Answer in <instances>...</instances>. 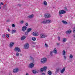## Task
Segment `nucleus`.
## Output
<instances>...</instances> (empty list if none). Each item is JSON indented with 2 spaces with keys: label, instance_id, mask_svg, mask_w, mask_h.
<instances>
[{
  "label": "nucleus",
  "instance_id": "obj_1",
  "mask_svg": "<svg viewBox=\"0 0 75 75\" xmlns=\"http://www.w3.org/2000/svg\"><path fill=\"white\" fill-rule=\"evenodd\" d=\"M47 59L45 57H44L41 59L40 62L42 64H45L47 62Z\"/></svg>",
  "mask_w": 75,
  "mask_h": 75
},
{
  "label": "nucleus",
  "instance_id": "obj_2",
  "mask_svg": "<svg viewBox=\"0 0 75 75\" xmlns=\"http://www.w3.org/2000/svg\"><path fill=\"white\" fill-rule=\"evenodd\" d=\"M29 44L28 43H26L25 44L24 47L25 49H28L29 48Z\"/></svg>",
  "mask_w": 75,
  "mask_h": 75
},
{
  "label": "nucleus",
  "instance_id": "obj_3",
  "mask_svg": "<svg viewBox=\"0 0 75 75\" xmlns=\"http://www.w3.org/2000/svg\"><path fill=\"white\" fill-rule=\"evenodd\" d=\"M51 15L49 14V13L45 14L44 15V16L45 18H50L51 17Z\"/></svg>",
  "mask_w": 75,
  "mask_h": 75
},
{
  "label": "nucleus",
  "instance_id": "obj_4",
  "mask_svg": "<svg viewBox=\"0 0 75 75\" xmlns=\"http://www.w3.org/2000/svg\"><path fill=\"white\" fill-rule=\"evenodd\" d=\"M47 67H43V68H41L40 69V71H41V72H43L44 71H45L47 70Z\"/></svg>",
  "mask_w": 75,
  "mask_h": 75
},
{
  "label": "nucleus",
  "instance_id": "obj_5",
  "mask_svg": "<svg viewBox=\"0 0 75 75\" xmlns=\"http://www.w3.org/2000/svg\"><path fill=\"white\" fill-rule=\"evenodd\" d=\"M14 51H18V52H21V50L18 47H16L15 48Z\"/></svg>",
  "mask_w": 75,
  "mask_h": 75
},
{
  "label": "nucleus",
  "instance_id": "obj_6",
  "mask_svg": "<svg viewBox=\"0 0 75 75\" xmlns=\"http://www.w3.org/2000/svg\"><path fill=\"white\" fill-rule=\"evenodd\" d=\"M33 36L37 37V36H38V33L37 32H34L33 33Z\"/></svg>",
  "mask_w": 75,
  "mask_h": 75
},
{
  "label": "nucleus",
  "instance_id": "obj_7",
  "mask_svg": "<svg viewBox=\"0 0 75 75\" xmlns=\"http://www.w3.org/2000/svg\"><path fill=\"white\" fill-rule=\"evenodd\" d=\"M27 28V26H23L22 27V30L23 31H25L26 30V29Z\"/></svg>",
  "mask_w": 75,
  "mask_h": 75
},
{
  "label": "nucleus",
  "instance_id": "obj_8",
  "mask_svg": "<svg viewBox=\"0 0 75 75\" xmlns=\"http://www.w3.org/2000/svg\"><path fill=\"white\" fill-rule=\"evenodd\" d=\"M40 37L41 38H44L47 37V35H46L44 34H41L40 35Z\"/></svg>",
  "mask_w": 75,
  "mask_h": 75
},
{
  "label": "nucleus",
  "instance_id": "obj_9",
  "mask_svg": "<svg viewBox=\"0 0 75 75\" xmlns=\"http://www.w3.org/2000/svg\"><path fill=\"white\" fill-rule=\"evenodd\" d=\"M59 71H60V69L59 68H57L56 69L55 74H58V73L59 72Z\"/></svg>",
  "mask_w": 75,
  "mask_h": 75
},
{
  "label": "nucleus",
  "instance_id": "obj_10",
  "mask_svg": "<svg viewBox=\"0 0 75 75\" xmlns=\"http://www.w3.org/2000/svg\"><path fill=\"white\" fill-rule=\"evenodd\" d=\"M65 13H66V11L63 10L60 11L59 12V13H60V14H65Z\"/></svg>",
  "mask_w": 75,
  "mask_h": 75
},
{
  "label": "nucleus",
  "instance_id": "obj_11",
  "mask_svg": "<svg viewBox=\"0 0 75 75\" xmlns=\"http://www.w3.org/2000/svg\"><path fill=\"white\" fill-rule=\"evenodd\" d=\"M34 67V64L33 63H31V64L29 65V67L30 68H33Z\"/></svg>",
  "mask_w": 75,
  "mask_h": 75
},
{
  "label": "nucleus",
  "instance_id": "obj_12",
  "mask_svg": "<svg viewBox=\"0 0 75 75\" xmlns=\"http://www.w3.org/2000/svg\"><path fill=\"white\" fill-rule=\"evenodd\" d=\"M18 69L17 68L14 69L13 72L14 73H17L18 71Z\"/></svg>",
  "mask_w": 75,
  "mask_h": 75
},
{
  "label": "nucleus",
  "instance_id": "obj_13",
  "mask_svg": "<svg viewBox=\"0 0 75 75\" xmlns=\"http://www.w3.org/2000/svg\"><path fill=\"white\" fill-rule=\"evenodd\" d=\"M26 38V37L25 35H23V37H21V40L23 41V40H24Z\"/></svg>",
  "mask_w": 75,
  "mask_h": 75
},
{
  "label": "nucleus",
  "instance_id": "obj_14",
  "mask_svg": "<svg viewBox=\"0 0 75 75\" xmlns=\"http://www.w3.org/2000/svg\"><path fill=\"white\" fill-rule=\"evenodd\" d=\"M71 30L69 29L68 31L66 32V34H70V33H71Z\"/></svg>",
  "mask_w": 75,
  "mask_h": 75
},
{
  "label": "nucleus",
  "instance_id": "obj_15",
  "mask_svg": "<svg viewBox=\"0 0 75 75\" xmlns=\"http://www.w3.org/2000/svg\"><path fill=\"white\" fill-rule=\"evenodd\" d=\"M33 17H34V15H33V14H32L31 15L28 16V18H33Z\"/></svg>",
  "mask_w": 75,
  "mask_h": 75
},
{
  "label": "nucleus",
  "instance_id": "obj_16",
  "mask_svg": "<svg viewBox=\"0 0 75 75\" xmlns=\"http://www.w3.org/2000/svg\"><path fill=\"white\" fill-rule=\"evenodd\" d=\"M62 22L64 24H68V22L67 21H62Z\"/></svg>",
  "mask_w": 75,
  "mask_h": 75
},
{
  "label": "nucleus",
  "instance_id": "obj_17",
  "mask_svg": "<svg viewBox=\"0 0 75 75\" xmlns=\"http://www.w3.org/2000/svg\"><path fill=\"white\" fill-rule=\"evenodd\" d=\"M53 53H54V54H57V49L56 48H55L53 50Z\"/></svg>",
  "mask_w": 75,
  "mask_h": 75
},
{
  "label": "nucleus",
  "instance_id": "obj_18",
  "mask_svg": "<svg viewBox=\"0 0 75 75\" xmlns=\"http://www.w3.org/2000/svg\"><path fill=\"white\" fill-rule=\"evenodd\" d=\"M32 30V29L31 28H29L27 30V31L28 32L30 33L31 31Z\"/></svg>",
  "mask_w": 75,
  "mask_h": 75
},
{
  "label": "nucleus",
  "instance_id": "obj_19",
  "mask_svg": "<svg viewBox=\"0 0 75 75\" xmlns=\"http://www.w3.org/2000/svg\"><path fill=\"white\" fill-rule=\"evenodd\" d=\"M30 59L31 61H32V62H34V58H33V57L31 56H30Z\"/></svg>",
  "mask_w": 75,
  "mask_h": 75
},
{
  "label": "nucleus",
  "instance_id": "obj_20",
  "mask_svg": "<svg viewBox=\"0 0 75 75\" xmlns=\"http://www.w3.org/2000/svg\"><path fill=\"white\" fill-rule=\"evenodd\" d=\"M65 71V69L64 68L61 71V73H62V74H63V73H64V72Z\"/></svg>",
  "mask_w": 75,
  "mask_h": 75
},
{
  "label": "nucleus",
  "instance_id": "obj_21",
  "mask_svg": "<svg viewBox=\"0 0 75 75\" xmlns=\"http://www.w3.org/2000/svg\"><path fill=\"white\" fill-rule=\"evenodd\" d=\"M10 47H13V45H14V42H11L10 43Z\"/></svg>",
  "mask_w": 75,
  "mask_h": 75
},
{
  "label": "nucleus",
  "instance_id": "obj_22",
  "mask_svg": "<svg viewBox=\"0 0 75 75\" xmlns=\"http://www.w3.org/2000/svg\"><path fill=\"white\" fill-rule=\"evenodd\" d=\"M33 74H37V73H38V72L36 70H33Z\"/></svg>",
  "mask_w": 75,
  "mask_h": 75
},
{
  "label": "nucleus",
  "instance_id": "obj_23",
  "mask_svg": "<svg viewBox=\"0 0 75 75\" xmlns=\"http://www.w3.org/2000/svg\"><path fill=\"white\" fill-rule=\"evenodd\" d=\"M48 75H51V74H52V72H51V71L50 70H49L48 72Z\"/></svg>",
  "mask_w": 75,
  "mask_h": 75
},
{
  "label": "nucleus",
  "instance_id": "obj_24",
  "mask_svg": "<svg viewBox=\"0 0 75 75\" xmlns=\"http://www.w3.org/2000/svg\"><path fill=\"white\" fill-rule=\"evenodd\" d=\"M46 23H51V21L48 20H46Z\"/></svg>",
  "mask_w": 75,
  "mask_h": 75
},
{
  "label": "nucleus",
  "instance_id": "obj_25",
  "mask_svg": "<svg viewBox=\"0 0 75 75\" xmlns=\"http://www.w3.org/2000/svg\"><path fill=\"white\" fill-rule=\"evenodd\" d=\"M16 33V30H12V34H13V33Z\"/></svg>",
  "mask_w": 75,
  "mask_h": 75
},
{
  "label": "nucleus",
  "instance_id": "obj_26",
  "mask_svg": "<svg viewBox=\"0 0 75 75\" xmlns=\"http://www.w3.org/2000/svg\"><path fill=\"white\" fill-rule=\"evenodd\" d=\"M28 31H26V32L25 33V35H28Z\"/></svg>",
  "mask_w": 75,
  "mask_h": 75
},
{
  "label": "nucleus",
  "instance_id": "obj_27",
  "mask_svg": "<svg viewBox=\"0 0 75 75\" xmlns=\"http://www.w3.org/2000/svg\"><path fill=\"white\" fill-rule=\"evenodd\" d=\"M32 39L33 41H35L36 40V38L35 37H33Z\"/></svg>",
  "mask_w": 75,
  "mask_h": 75
},
{
  "label": "nucleus",
  "instance_id": "obj_28",
  "mask_svg": "<svg viewBox=\"0 0 75 75\" xmlns=\"http://www.w3.org/2000/svg\"><path fill=\"white\" fill-rule=\"evenodd\" d=\"M66 41H67V39L65 38H64L63 41V42H66Z\"/></svg>",
  "mask_w": 75,
  "mask_h": 75
},
{
  "label": "nucleus",
  "instance_id": "obj_29",
  "mask_svg": "<svg viewBox=\"0 0 75 75\" xmlns=\"http://www.w3.org/2000/svg\"><path fill=\"white\" fill-rule=\"evenodd\" d=\"M54 53V52L53 51H52L50 52V55L51 56V57H52V54Z\"/></svg>",
  "mask_w": 75,
  "mask_h": 75
},
{
  "label": "nucleus",
  "instance_id": "obj_30",
  "mask_svg": "<svg viewBox=\"0 0 75 75\" xmlns=\"http://www.w3.org/2000/svg\"><path fill=\"white\" fill-rule=\"evenodd\" d=\"M42 23H43V24H46V23H47L46 22V21H43L42 22Z\"/></svg>",
  "mask_w": 75,
  "mask_h": 75
},
{
  "label": "nucleus",
  "instance_id": "obj_31",
  "mask_svg": "<svg viewBox=\"0 0 75 75\" xmlns=\"http://www.w3.org/2000/svg\"><path fill=\"white\" fill-rule=\"evenodd\" d=\"M43 4L45 6H47V2L45 1L44 2Z\"/></svg>",
  "mask_w": 75,
  "mask_h": 75
},
{
  "label": "nucleus",
  "instance_id": "obj_32",
  "mask_svg": "<svg viewBox=\"0 0 75 75\" xmlns=\"http://www.w3.org/2000/svg\"><path fill=\"white\" fill-rule=\"evenodd\" d=\"M31 45H32V44H35V45L36 44V42H32L31 43Z\"/></svg>",
  "mask_w": 75,
  "mask_h": 75
},
{
  "label": "nucleus",
  "instance_id": "obj_33",
  "mask_svg": "<svg viewBox=\"0 0 75 75\" xmlns=\"http://www.w3.org/2000/svg\"><path fill=\"white\" fill-rule=\"evenodd\" d=\"M65 50H63V55H65Z\"/></svg>",
  "mask_w": 75,
  "mask_h": 75
},
{
  "label": "nucleus",
  "instance_id": "obj_34",
  "mask_svg": "<svg viewBox=\"0 0 75 75\" xmlns=\"http://www.w3.org/2000/svg\"><path fill=\"white\" fill-rule=\"evenodd\" d=\"M19 55H20V54L18 52H17L16 53V55L17 57H18L19 56Z\"/></svg>",
  "mask_w": 75,
  "mask_h": 75
},
{
  "label": "nucleus",
  "instance_id": "obj_35",
  "mask_svg": "<svg viewBox=\"0 0 75 75\" xmlns=\"http://www.w3.org/2000/svg\"><path fill=\"white\" fill-rule=\"evenodd\" d=\"M70 58H73V55L72 54H70Z\"/></svg>",
  "mask_w": 75,
  "mask_h": 75
},
{
  "label": "nucleus",
  "instance_id": "obj_36",
  "mask_svg": "<svg viewBox=\"0 0 75 75\" xmlns=\"http://www.w3.org/2000/svg\"><path fill=\"white\" fill-rule=\"evenodd\" d=\"M20 23L22 24H23V23H24V21L23 20L21 21L20 22Z\"/></svg>",
  "mask_w": 75,
  "mask_h": 75
},
{
  "label": "nucleus",
  "instance_id": "obj_37",
  "mask_svg": "<svg viewBox=\"0 0 75 75\" xmlns=\"http://www.w3.org/2000/svg\"><path fill=\"white\" fill-rule=\"evenodd\" d=\"M6 37L7 38L9 37V35H8V34H6Z\"/></svg>",
  "mask_w": 75,
  "mask_h": 75
},
{
  "label": "nucleus",
  "instance_id": "obj_38",
  "mask_svg": "<svg viewBox=\"0 0 75 75\" xmlns=\"http://www.w3.org/2000/svg\"><path fill=\"white\" fill-rule=\"evenodd\" d=\"M18 6H19V7H21L22 5L20 4H18Z\"/></svg>",
  "mask_w": 75,
  "mask_h": 75
},
{
  "label": "nucleus",
  "instance_id": "obj_39",
  "mask_svg": "<svg viewBox=\"0 0 75 75\" xmlns=\"http://www.w3.org/2000/svg\"><path fill=\"white\" fill-rule=\"evenodd\" d=\"M2 37H3V38H5V37H6V36H5L4 34H3L2 35Z\"/></svg>",
  "mask_w": 75,
  "mask_h": 75
},
{
  "label": "nucleus",
  "instance_id": "obj_40",
  "mask_svg": "<svg viewBox=\"0 0 75 75\" xmlns=\"http://www.w3.org/2000/svg\"><path fill=\"white\" fill-rule=\"evenodd\" d=\"M25 25H26V26H27V27H28V23H27L25 24Z\"/></svg>",
  "mask_w": 75,
  "mask_h": 75
},
{
  "label": "nucleus",
  "instance_id": "obj_41",
  "mask_svg": "<svg viewBox=\"0 0 75 75\" xmlns=\"http://www.w3.org/2000/svg\"><path fill=\"white\" fill-rule=\"evenodd\" d=\"M59 13V15L60 16V17H62V13Z\"/></svg>",
  "mask_w": 75,
  "mask_h": 75
},
{
  "label": "nucleus",
  "instance_id": "obj_42",
  "mask_svg": "<svg viewBox=\"0 0 75 75\" xmlns=\"http://www.w3.org/2000/svg\"><path fill=\"white\" fill-rule=\"evenodd\" d=\"M12 26L13 27H15V25L14 24H12Z\"/></svg>",
  "mask_w": 75,
  "mask_h": 75
},
{
  "label": "nucleus",
  "instance_id": "obj_43",
  "mask_svg": "<svg viewBox=\"0 0 75 75\" xmlns=\"http://www.w3.org/2000/svg\"><path fill=\"white\" fill-rule=\"evenodd\" d=\"M58 40L59 41H60L61 39L60 38V37H58Z\"/></svg>",
  "mask_w": 75,
  "mask_h": 75
},
{
  "label": "nucleus",
  "instance_id": "obj_44",
  "mask_svg": "<svg viewBox=\"0 0 75 75\" xmlns=\"http://www.w3.org/2000/svg\"><path fill=\"white\" fill-rule=\"evenodd\" d=\"M64 10H67V8L66 7H64Z\"/></svg>",
  "mask_w": 75,
  "mask_h": 75
},
{
  "label": "nucleus",
  "instance_id": "obj_45",
  "mask_svg": "<svg viewBox=\"0 0 75 75\" xmlns=\"http://www.w3.org/2000/svg\"><path fill=\"white\" fill-rule=\"evenodd\" d=\"M45 46H46V47H48V45H47V43H45Z\"/></svg>",
  "mask_w": 75,
  "mask_h": 75
},
{
  "label": "nucleus",
  "instance_id": "obj_46",
  "mask_svg": "<svg viewBox=\"0 0 75 75\" xmlns=\"http://www.w3.org/2000/svg\"><path fill=\"white\" fill-rule=\"evenodd\" d=\"M57 45L58 46H59V43H57Z\"/></svg>",
  "mask_w": 75,
  "mask_h": 75
},
{
  "label": "nucleus",
  "instance_id": "obj_47",
  "mask_svg": "<svg viewBox=\"0 0 75 75\" xmlns=\"http://www.w3.org/2000/svg\"><path fill=\"white\" fill-rule=\"evenodd\" d=\"M73 33H75V29H73Z\"/></svg>",
  "mask_w": 75,
  "mask_h": 75
},
{
  "label": "nucleus",
  "instance_id": "obj_48",
  "mask_svg": "<svg viewBox=\"0 0 75 75\" xmlns=\"http://www.w3.org/2000/svg\"><path fill=\"white\" fill-rule=\"evenodd\" d=\"M8 31H9V32H10V29H8Z\"/></svg>",
  "mask_w": 75,
  "mask_h": 75
},
{
  "label": "nucleus",
  "instance_id": "obj_49",
  "mask_svg": "<svg viewBox=\"0 0 75 75\" xmlns=\"http://www.w3.org/2000/svg\"><path fill=\"white\" fill-rule=\"evenodd\" d=\"M42 75H45V73H42Z\"/></svg>",
  "mask_w": 75,
  "mask_h": 75
},
{
  "label": "nucleus",
  "instance_id": "obj_50",
  "mask_svg": "<svg viewBox=\"0 0 75 75\" xmlns=\"http://www.w3.org/2000/svg\"><path fill=\"white\" fill-rule=\"evenodd\" d=\"M31 46H32V47H35V46H33V45H32Z\"/></svg>",
  "mask_w": 75,
  "mask_h": 75
},
{
  "label": "nucleus",
  "instance_id": "obj_51",
  "mask_svg": "<svg viewBox=\"0 0 75 75\" xmlns=\"http://www.w3.org/2000/svg\"><path fill=\"white\" fill-rule=\"evenodd\" d=\"M20 55L21 56V57H22V56H23V54H20Z\"/></svg>",
  "mask_w": 75,
  "mask_h": 75
},
{
  "label": "nucleus",
  "instance_id": "obj_52",
  "mask_svg": "<svg viewBox=\"0 0 75 75\" xmlns=\"http://www.w3.org/2000/svg\"><path fill=\"white\" fill-rule=\"evenodd\" d=\"M64 58L65 59H66V57L65 56H64Z\"/></svg>",
  "mask_w": 75,
  "mask_h": 75
},
{
  "label": "nucleus",
  "instance_id": "obj_53",
  "mask_svg": "<svg viewBox=\"0 0 75 75\" xmlns=\"http://www.w3.org/2000/svg\"><path fill=\"white\" fill-rule=\"evenodd\" d=\"M9 20H8L6 21V22H9Z\"/></svg>",
  "mask_w": 75,
  "mask_h": 75
},
{
  "label": "nucleus",
  "instance_id": "obj_54",
  "mask_svg": "<svg viewBox=\"0 0 75 75\" xmlns=\"http://www.w3.org/2000/svg\"><path fill=\"white\" fill-rule=\"evenodd\" d=\"M26 75H29V74L28 73H26Z\"/></svg>",
  "mask_w": 75,
  "mask_h": 75
},
{
  "label": "nucleus",
  "instance_id": "obj_55",
  "mask_svg": "<svg viewBox=\"0 0 75 75\" xmlns=\"http://www.w3.org/2000/svg\"><path fill=\"white\" fill-rule=\"evenodd\" d=\"M1 6L0 5V9H1Z\"/></svg>",
  "mask_w": 75,
  "mask_h": 75
},
{
  "label": "nucleus",
  "instance_id": "obj_56",
  "mask_svg": "<svg viewBox=\"0 0 75 75\" xmlns=\"http://www.w3.org/2000/svg\"><path fill=\"white\" fill-rule=\"evenodd\" d=\"M73 30H75V27L73 28Z\"/></svg>",
  "mask_w": 75,
  "mask_h": 75
},
{
  "label": "nucleus",
  "instance_id": "obj_57",
  "mask_svg": "<svg viewBox=\"0 0 75 75\" xmlns=\"http://www.w3.org/2000/svg\"><path fill=\"white\" fill-rule=\"evenodd\" d=\"M62 47H64V45H62Z\"/></svg>",
  "mask_w": 75,
  "mask_h": 75
},
{
  "label": "nucleus",
  "instance_id": "obj_58",
  "mask_svg": "<svg viewBox=\"0 0 75 75\" xmlns=\"http://www.w3.org/2000/svg\"><path fill=\"white\" fill-rule=\"evenodd\" d=\"M1 4H2V5H3V3L1 2Z\"/></svg>",
  "mask_w": 75,
  "mask_h": 75
},
{
  "label": "nucleus",
  "instance_id": "obj_59",
  "mask_svg": "<svg viewBox=\"0 0 75 75\" xmlns=\"http://www.w3.org/2000/svg\"><path fill=\"white\" fill-rule=\"evenodd\" d=\"M8 75H12V74H9Z\"/></svg>",
  "mask_w": 75,
  "mask_h": 75
},
{
  "label": "nucleus",
  "instance_id": "obj_60",
  "mask_svg": "<svg viewBox=\"0 0 75 75\" xmlns=\"http://www.w3.org/2000/svg\"><path fill=\"white\" fill-rule=\"evenodd\" d=\"M0 6H1V3H0Z\"/></svg>",
  "mask_w": 75,
  "mask_h": 75
}]
</instances>
